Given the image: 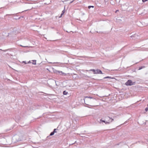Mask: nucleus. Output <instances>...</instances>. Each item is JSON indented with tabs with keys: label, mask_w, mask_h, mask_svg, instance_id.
Returning <instances> with one entry per match:
<instances>
[{
	"label": "nucleus",
	"mask_w": 148,
	"mask_h": 148,
	"mask_svg": "<svg viewBox=\"0 0 148 148\" xmlns=\"http://www.w3.org/2000/svg\"><path fill=\"white\" fill-rule=\"evenodd\" d=\"M30 62V61H29L28 62V63H29Z\"/></svg>",
	"instance_id": "obj_20"
},
{
	"label": "nucleus",
	"mask_w": 148,
	"mask_h": 148,
	"mask_svg": "<svg viewBox=\"0 0 148 148\" xmlns=\"http://www.w3.org/2000/svg\"><path fill=\"white\" fill-rule=\"evenodd\" d=\"M86 98H90V99L92 98V97H86Z\"/></svg>",
	"instance_id": "obj_17"
},
{
	"label": "nucleus",
	"mask_w": 148,
	"mask_h": 148,
	"mask_svg": "<svg viewBox=\"0 0 148 148\" xmlns=\"http://www.w3.org/2000/svg\"><path fill=\"white\" fill-rule=\"evenodd\" d=\"M63 93L64 95H66L67 94L68 92H66V91H64L63 92Z\"/></svg>",
	"instance_id": "obj_6"
},
{
	"label": "nucleus",
	"mask_w": 148,
	"mask_h": 148,
	"mask_svg": "<svg viewBox=\"0 0 148 148\" xmlns=\"http://www.w3.org/2000/svg\"><path fill=\"white\" fill-rule=\"evenodd\" d=\"M58 72L59 73H61L62 74H64V73H63L62 71H58Z\"/></svg>",
	"instance_id": "obj_8"
},
{
	"label": "nucleus",
	"mask_w": 148,
	"mask_h": 148,
	"mask_svg": "<svg viewBox=\"0 0 148 148\" xmlns=\"http://www.w3.org/2000/svg\"><path fill=\"white\" fill-rule=\"evenodd\" d=\"M58 129H55L53 131V132H51L50 134V136H52L53 135H54V133H56L57 132L56 131V130H58Z\"/></svg>",
	"instance_id": "obj_3"
},
{
	"label": "nucleus",
	"mask_w": 148,
	"mask_h": 148,
	"mask_svg": "<svg viewBox=\"0 0 148 148\" xmlns=\"http://www.w3.org/2000/svg\"><path fill=\"white\" fill-rule=\"evenodd\" d=\"M20 46H21V47H25V46H23L22 45H20Z\"/></svg>",
	"instance_id": "obj_18"
},
{
	"label": "nucleus",
	"mask_w": 148,
	"mask_h": 148,
	"mask_svg": "<svg viewBox=\"0 0 148 148\" xmlns=\"http://www.w3.org/2000/svg\"><path fill=\"white\" fill-rule=\"evenodd\" d=\"M148 110V108H145V110L146 111H147Z\"/></svg>",
	"instance_id": "obj_12"
},
{
	"label": "nucleus",
	"mask_w": 148,
	"mask_h": 148,
	"mask_svg": "<svg viewBox=\"0 0 148 148\" xmlns=\"http://www.w3.org/2000/svg\"><path fill=\"white\" fill-rule=\"evenodd\" d=\"M110 78V77H105L104 78V79H106V78Z\"/></svg>",
	"instance_id": "obj_9"
},
{
	"label": "nucleus",
	"mask_w": 148,
	"mask_h": 148,
	"mask_svg": "<svg viewBox=\"0 0 148 148\" xmlns=\"http://www.w3.org/2000/svg\"><path fill=\"white\" fill-rule=\"evenodd\" d=\"M148 106V107H147V108H148V106Z\"/></svg>",
	"instance_id": "obj_22"
},
{
	"label": "nucleus",
	"mask_w": 148,
	"mask_h": 148,
	"mask_svg": "<svg viewBox=\"0 0 148 148\" xmlns=\"http://www.w3.org/2000/svg\"><path fill=\"white\" fill-rule=\"evenodd\" d=\"M63 14V13H62L61 15V17L62 16Z\"/></svg>",
	"instance_id": "obj_16"
},
{
	"label": "nucleus",
	"mask_w": 148,
	"mask_h": 148,
	"mask_svg": "<svg viewBox=\"0 0 148 148\" xmlns=\"http://www.w3.org/2000/svg\"><path fill=\"white\" fill-rule=\"evenodd\" d=\"M87 71H88V70H86ZM89 71H92L93 72V73L94 74H103V73L99 69H97L96 70H95L94 69H91Z\"/></svg>",
	"instance_id": "obj_1"
},
{
	"label": "nucleus",
	"mask_w": 148,
	"mask_h": 148,
	"mask_svg": "<svg viewBox=\"0 0 148 148\" xmlns=\"http://www.w3.org/2000/svg\"><path fill=\"white\" fill-rule=\"evenodd\" d=\"M144 66H143V67H140V68H139V70H140V69H142V68H144Z\"/></svg>",
	"instance_id": "obj_10"
},
{
	"label": "nucleus",
	"mask_w": 148,
	"mask_h": 148,
	"mask_svg": "<svg viewBox=\"0 0 148 148\" xmlns=\"http://www.w3.org/2000/svg\"><path fill=\"white\" fill-rule=\"evenodd\" d=\"M36 61L35 60H33L32 64H35V65L36 64Z\"/></svg>",
	"instance_id": "obj_7"
},
{
	"label": "nucleus",
	"mask_w": 148,
	"mask_h": 148,
	"mask_svg": "<svg viewBox=\"0 0 148 148\" xmlns=\"http://www.w3.org/2000/svg\"><path fill=\"white\" fill-rule=\"evenodd\" d=\"M11 15V14H7L6 15Z\"/></svg>",
	"instance_id": "obj_19"
},
{
	"label": "nucleus",
	"mask_w": 148,
	"mask_h": 148,
	"mask_svg": "<svg viewBox=\"0 0 148 148\" xmlns=\"http://www.w3.org/2000/svg\"><path fill=\"white\" fill-rule=\"evenodd\" d=\"M117 11H118V10H116V12H117Z\"/></svg>",
	"instance_id": "obj_21"
},
{
	"label": "nucleus",
	"mask_w": 148,
	"mask_h": 148,
	"mask_svg": "<svg viewBox=\"0 0 148 148\" xmlns=\"http://www.w3.org/2000/svg\"><path fill=\"white\" fill-rule=\"evenodd\" d=\"M108 117L110 119V120L108 121V122H109V124H110V123L112 122L113 121H114V119H113L111 117H110L109 116Z\"/></svg>",
	"instance_id": "obj_4"
},
{
	"label": "nucleus",
	"mask_w": 148,
	"mask_h": 148,
	"mask_svg": "<svg viewBox=\"0 0 148 148\" xmlns=\"http://www.w3.org/2000/svg\"><path fill=\"white\" fill-rule=\"evenodd\" d=\"M23 63H24L25 64H27V63L25 62V61H24L23 62Z\"/></svg>",
	"instance_id": "obj_15"
},
{
	"label": "nucleus",
	"mask_w": 148,
	"mask_h": 148,
	"mask_svg": "<svg viewBox=\"0 0 148 148\" xmlns=\"http://www.w3.org/2000/svg\"><path fill=\"white\" fill-rule=\"evenodd\" d=\"M135 84V82H132L131 80H128L126 82L125 84L127 86H131L134 85Z\"/></svg>",
	"instance_id": "obj_2"
},
{
	"label": "nucleus",
	"mask_w": 148,
	"mask_h": 148,
	"mask_svg": "<svg viewBox=\"0 0 148 148\" xmlns=\"http://www.w3.org/2000/svg\"><path fill=\"white\" fill-rule=\"evenodd\" d=\"M64 10L62 12V13H63V14H64Z\"/></svg>",
	"instance_id": "obj_14"
},
{
	"label": "nucleus",
	"mask_w": 148,
	"mask_h": 148,
	"mask_svg": "<svg viewBox=\"0 0 148 148\" xmlns=\"http://www.w3.org/2000/svg\"><path fill=\"white\" fill-rule=\"evenodd\" d=\"M100 121L102 122H104L106 124H109V122H108V121H105L103 120L102 119L100 120Z\"/></svg>",
	"instance_id": "obj_5"
},
{
	"label": "nucleus",
	"mask_w": 148,
	"mask_h": 148,
	"mask_svg": "<svg viewBox=\"0 0 148 148\" xmlns=\"http://www.w3.org/2000/svg\"><path fill=\"white\" fill-rule=\"evenodd\" d=\"M88 7V8H91V7H92V8H93V7H94V6H89Z\"/></svg>",
	"instance_id": "obj_11"
},
{
	"label": "nucleus",
	"mask_w": 148,
	"mask_h": 148,
	"mask_svg": "<svg viewBox=\"0 0 148 148\" xmlns=\"http://www.w3.org/2000/svg\"><path fill=\"white\" fill-rule=\"evenodd\" d=\"M148 0H142V1L143 2H145L146 1H147Z\"/></svg>",
	"instance_id": "obj_13"
}]
</instances>
